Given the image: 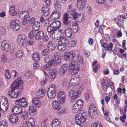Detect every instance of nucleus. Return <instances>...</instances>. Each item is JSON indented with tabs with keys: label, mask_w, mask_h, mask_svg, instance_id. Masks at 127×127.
Masks as SVG:
<instances>
[{
	"label": "nucleus",
	"mask_w": 127,
	"mask_h": 127,
	"mask_svg": "<svg viewBox=\"0 0 127 127\" xmlns=\"http://www.w3.org/2000/svg\"><path fill=\"white\" fill-rule=\"evenodd\" d=\"M72 13L70 14L72 15L73 18L74 19H76L79 17H81V14H79L75 12V10H74L72 12Z\"/></svg>",
	"instance_id": "35"
},
{
	"label": "nucleus",
	"mask_w": 127,
	"mask_h": 127,
	"mask_svg": "<svg viewBox=\"0 0 127 127\" xmlns=\"http://www.w3.org/2000/svg\"><path fill=\"white\" fill-rule=\"evenodd\" d=\"M72 30L70 28L66 29L64 31L66 35L68 37L71 36L72 34Z\"/></svg>",
	"instance_id": "31"
},
{
	"label": "nucleus",
	"mask_w": 127,
	"mask_h": 127,
	"mask_svg": "<svg viewBox=\"0 0 127 127\" xmlns=\"http://www.w3.org/2000/svg\"><path fill=\"white\" fill-rule=\"evenodd\" d=\"M37 98H34L33 99L32 103L36 107L39 108L41 106V103L39 99Z\"/></svg>",
	"instance_id": "21"
},
{
	"label": "nucleus",
	"mask_w": 127,
	"mask_h": 127,
	"mask_svg": "<svg viewBox=\"0 0 127 127\" xmlns=\"http://www.w3.org/2000/svg\"><path fill=\"white\" fill-rule=\"evenodd\" d=\"M40 26V24L39 22H35L32 26V29L33 30L37 31L39 29Z\"/></svg>",
	"instance_id": "29"
},
{
	"label": "nucleus",
	"mask_w": 127,
	"mask_h": 127,
	"mask_svg": "<svg viewBox=\"0 0 127 127\" xmlns=\"http://www.w3.org/2000/svg\"><path fill=\"white\" fill-rule=\"evenodd\" d=\"M14 114H10L9 117V120L13 124H15L18 121V118Z\"/></svg>",
	"instance_id": "17"
},
{
	"label": "nucleus",
	"mask_w": 127,
	"mask_h": 127,
	"mask_svg": "<svg viewBox=\"0 0 127 127\" xmlns=\"http://www.w3.org/2000/svg\"><path fill=\"white\" fill-rule=\"evenodd\" d=\"M15 103L16 105L25 108L28 105L26 99L24 97H22L16 100Z\"/></svg>",
	"instance_id": "6"
},
{
	"label": "nucleus",
	"mask_w": 127,
	"mask_h": 127,
	"mask_svg": "<svg viewBox=\"0 0 127 127\" xmlns=\"http://www.w3.org/2000/svg\"><path fill=\"white\" fill-rule=\"evenodd\" d=\"M117 24L119 27H121L123 24V21L122 20H119L117 22Z\"/></svg>",
	"instance_id": "58"
},
{
	"label": "nucleus",
	"mask_w": 127,
	"mask_h": 127,
	"mask_svg": "<svg viewBox=\"0 0 127 127\" xmlns=\"http://www.w3.org/2000/svg\"><path fill=\"white\" fill-rule=\"evenodd\" d=\"M61 54L59 52H56L54 54V59H55L60 60Z\"/></svg>",
	"instance_id": "40"
},
{
	"label": "nucleus",
	"mask_w": 127,
	"mask_h": 127,
	"mask_svg": "<svg viewBox=\"0 0 127 127\" xmlns=\"http://www.w3.org/2000/svg\"><path fill=\"white\" fill-rule=\"evenodd\" d=\"M8 59L7 56L5 55H2L1 57V61L2 63H4Z\"/></svg>",
	"instance_id": "47"
},
{
	"label": "nucleus",
	"mask_w": 127,
	"mask_h": 127,
	"mask_svg": "<svg viewBox=\"0 0 127 127\" xmlns=\"http://www.w3.org/2000/svg\"><path fill=\"white\" fill-rule=\"evenodd\" d=\"M81 92L80 91L70 90L69 93V96L72 99L77 98L81 95Z\"/></svg>",
	"instance_id": "9"
},
{
	"label": "nucleus",
	"mask_w": 127,
	"mask_h": 127,
	"mask_svg": "<svg viewBox=\"0 0 127 127\" xmlns=\"http://www.w3.org/2000/svg\"><path fill=\"white\" fill-rule=\"evenodd\" d=\"M17 41L19 44L24 46L26 44V42L27 41L26 37L23 34L20 35L18 36Z\"/></svg>",
	"instance_id": "11"
},
{
	"label": "nucleus",
	"mask_w": 127,
	"mask_h": 127,
	"mask_svg": "<svg viewBox=\"0 0 127 127\" xmlns=\"http://www.w3.org/2000/svg\"><path fill=\"white\" fill-rule=\"evenodd\" d=\"M36 31L33 30L32 29L29 34V37L30 38L33 37L35 35Z\"/></svg>",
	"instance_id": "38"
},
{
	"label": "nucleus",
	"mask_w": 127,
	"mask_h": 127,
	"mask_svg": "<svg viewBox=\"0 0 127 127\" xmlns=\"http://www.w3.org/2000/svg\"><path fill=\"white\" fill-rule=\"evenodd\" d=\"M28 113L26 111H24L22 113L21 117L24 119H26L27 117Z\"/></svg>",
	"instance_id": "49"
},
{
	"label": "nucleus",
	"mask_w": 127,
	"mask_h": 127,
	"mask_svg": "<svg viewBox=\"0 0 127 127\" xmlns=\"http://www.w3.org/2000/svg\"><path fill=\"white\" fill-rule=\"evenodd\" d=\"M49 51L48 49L43 50L41 52L42 55L43 56H45L47 55L49 53Z\"/></svg>",
	"instance_id": "43"
},
{
	"label": "nucleus",
	"mask_w": 127,
	"mask_h": 127,
	"mask_svg": "<svg viewBox=\"0 0 127 127\" xmlns=\"http://www.w3.org/2000/svg\"><path fill=\"white\" fill-rule=\"evenodd\" d=\"M32 58L35 61L37 62L39 61V56L37 53H34L33 55Z\"/></svg>",
	"instance_id": "36"
},
{
	"label": "nucleus",
	"mask_w": 127,
	"mask_h": 127,
	"mask_svg": "<svg viewBox=\"0 0 127 127\" xmlns=\"http://www.w3.org/2000/svg\"><path fill=\"white\" fill-rule=\"evenodd\" d=\"M87 8L88 11V13L89 14H92L93 12V10L91 8V7L90 6H87Z\"/></svg>",
	"instance_id": "62"
},
{
	"label": "nucleus",
	"mask_w": 127,
	"mask_h": 127,
	"mask_svg": "<svg viewBox=\"0 0 127 127\" xmlns=\"http://www.w3.org/2000/svg\"><path fill=\"white\" fill-rule=\"evenodd\" d=\"M61 15V13L57 10L53 11L50 16V18L52 20H56L59 18Z\"/></svg>",
	"instance_id": "12"
},
{
	"label": "nucleus",
	"mask_w": 127,
	"mask_h": 127,
	"mask_svg": "<svg viewBox=\"0 0 127 127\" xmlns=\"http://www.w3.org/2000/svg\"><path fill=\"white\" fill-rule=\"evenodd\" d=\"M5 77L7 79H10L11 75L9 73L8 70L7 69L5 72Z\"/></svg>",
	"instance_id": "45"
},
{
	"label": "nucleus",
	"mask_w": 127,
	"mask_h": 127,
	"mask_svg": "<svg viewBox=\"0 0 127 127\" xmlns=\"http://www.w3.org/2000/svg\"><path fill=\"white\" fill-rule=\"evenodd\" d=\"M22 111L23 109L21 107L15 106L12 110L11 112L15 115H18L21 114Z\"/></svg>",
	"instance_id": "13"
},
{
	"label": "nucleus",
	"mask_w": 127,
	"mask_h": 127,
	"mask_svg": "<svg viewBox=\"0 0 127 127\" xmlns=\"http://www.w3.org/2000/svg\"><path fill=\"white\" fill-rule=\"evenodd\" d=\"M55 87V85H50L48 89L47 94L48 97L50 99H53L56 95V89Z\"/></svg>",
	"instance_id": "5"
},
{
	"label": "nucleus",
	"mask_w": 127,
	"mask_h": 127,
	"mask_svg": "<svg viewBox=\"0 0 127 127\" xmlns=\"http://www.w3.org/2000/svg\"><path fill=\"white\" fill-rule=\"evenodd\" d=\"M60 124V122H53V121L52 123V127H59Z\"/></svg>",
	"instance_id": "42"
},
{
	"label": "nucleus",
	"mask_w": 127,
	"mask_h": 127,
	"mask_svg": "<svg viewBox=\"0 0 127 127\" xmlns=\"http://www.w3.org/2000/svg\"><path fill=\"white\" fill-rule=\"evenodd\" d=\"M68 67V65L65 64H63L60 67L59 70V72L61 75L64 74Z\"/></svg>",
	"instance_id": "16"
},
{
	"label": "nucleus",
	"mask_w": 127,
	"mask_h": 127,
	"mask_svg": "<svg viewBox=\"0 0 127 127\" xmlns=\"http://www.w3.org/2000/svg\"><path fill=\"white\" fill-rule=\"evenodd\" d=\"M113 46V45L112 43L109 44L107 46V49L109 50H112V48Z\"/></svg>",
	"instance_id": "63"
},
{
	"label": "nucleus",
	"mask_w": 127,
	"mask_h": 127,
	"mask_svg": "<svg viewBox=\"0 0 127 127\" xmlns=\"http://www.w3.org/2000/svg\"><path fill=\"white\" fill-rule=\"evenodd\" d=\"M56 76L55 75L52 74V73H50L47 79L48 81L49 82H52L54 80Z\"/></svg>",
	"instance_id": "37"
},
{
	"label": "nucleus",
	"mask_w": 127,
	"mask_h": 127,
	"mask_svg": "<svg viewBox=\"0 0 127 127\" xmlns=\"http://www.w3.org/2000/svg\"><path fill=\"white\" fill-rule=\"evenodd\" d=\"M48 49H49L50 51L54 50L56 47L53 44L51 43V41L48 42Z\"/></svg>",
	"instance_id": "34"
},
{
	"label": "nucleus",
	"mask_w": 127,
	"mask_h": 127,
	"mask_svg": "<svg viewBox=\"0 0 127 127\" xmlns=\"http://www.w3.org/2000/svg\"><path fill=\"white\" fill-rule=\"evenodd\" d=\"M37 98H34L33 99L32 103L36 107L39 108L41 106V103L39 99Z\"/></svg>",
	"instance_id": "20"
},
{
	"label": "nucleus",
	"mask_w": 127,
	"mask_h": 127,
	"mask_svg": "<svg viewBox=\"0 0 127 127\" xmlns=\"http://www.w3.org/2000/svg\"><path fill=\"white\" fill-rule=\"evenodd\" d=\"M78 24L76 22L73 20H71L69 21L68 24L67 25L68 27V28H70L72 30V31L74 32H77L78 30Z\"/></svg>",
	"instance_id": "8"
},
{
	"label": "nucleus",
	"mask_w": 127,
	"mask_h": 127,
	"mask_svg": "<svg viewBox=\"0 0 127 127\" xmlns=\"http://www.w3.org/2000/svg\"><path fill=\"white\" fill-rule=\"evenodd\" d=\"M51 43L53 44L56 47L57 46H58V45L60 44V40L59 39H57V38L54 41H51Z\"/></svg>",
	"instance_id": "41"
},
{
	"label": "nucleus",
	"mask_w": 127,
	"mask_h": 127,
	"mask_svg": "<svg viewBox=\"0 0 127 127\" xmlns=\"http://www.w3.org/2000/svg\"><path fill=\"white\" fill-rule=\"evenodd\" d=\"M126 115L125 113H124L123 116L122 117H120V119L123 123H124L125 122V121L124 119H126Z\"/></svg>",
	"instance_id": "56"
},
{
	"label": "nucleus",
	"mask_w": 127,
	"mask_h": 127,
	"mask_svg": "<svg viewBox=\"0 0 127 127\" xmlns=\"http://www.w3.org/2000/svg\"><path fill=\"white\" fill-rule=\"evenodd\" d=\"M52 65L54 66L60 65H61L62 63L61 60H58L53 59L52 60Z\"/></svg>",
	"instance_id": "30"
},
{
	"label": "nucleus",
	"mask_w": 127,
	"mask_h": 127,
	"mask_svg": "<svg viewBox=\"0 0 127 127\" xmlns=\"http://www.w3.org/2000/svg\"><path fill=\"white\" fill-rule=\"evenodd\" d=\"M66 46L63 44L58 45V49L61 52H62L66 49Z\"/></svg>",
	"instance_id": "33"
},
{
	"label": "nucleus",
	"mask_w": 127,
	"mask_h": 127,
	"mask_svg": "<svg viewBox=\"0 0 127 127\" xmlns=\"http://www.w3.org/2000/svg\"><path fill=\"white\" fill-rule=\"evenodd\" d=\"M33 44V40L32 39H30L27 42V45H32Z\"/></svg>",
	"instance_id": "61"
},
{
	"label": "nucleus",
	"mask_w": 127,
	"mask_h": 127,
	"mask_svg": "<svg viewBox=\"0 0 127 127\" xmlns=\"http://www.w3.org/2000/svg\"><path fill=\"white\" fill-rule=\"evenodd\" d=\"M45 90L44 89H40L36 92V96L38 97L41 98L44 96L45 95Z\"/></svg>",
	"instance_id": "27"
},
{
	"label": "nucleus",
	"mask_w": 127,
	"mask_h": 127,
	"mask_svg": "<svg viewBox=\"0 0 127 127\" xmlns=\"http://www.w3.org/2000/svg\"><path fill=\"white\" fill-rule=\"evenodd\" d=\"M24 54L23 52L21 50L17 51L15 54L14 57L19 59L21 58Z\"/></svg>",
	"instance_id": "32"
},
{
	"label": "nucleus",
	"mask_w": 127,
	"mask_h": 127,
	"mask_svg": "<svg viewBox=\"0 0 127 127\" xmlns=\"http://www.w3.org/2000/svg\"><path fill=\"white\" fill-rule=\"evenodd\" d=\"M72 6L71 4H70L69 5V7L67 9V12L68 13L70 14L72 13L74 10L72 8Z\"/></svg>",
	"instance_id": "44"
},
{
	"label": "nucleus",
	"mask_w": 127,
	"mask_h": 127,
	"mask_svg": "<svg viewBox=\"0 0 127 127\" xmlns=\"http://www.w3.org/2000/svg\"><path fill=\"white\" fill-rule=\"evenodd\" d=\"M107 82L108 85L111 88V89H113L114 86V84L113 82H112L110 80H108Z\"/></svg>",
	"instance_id": "51"
},
{
	"label": "nucleus",
	"mask_w": 127,
	"mask_h": 127,
	"mask_svg": "<svg viewBox=\"0 0 127 127\" xmlns=\"http://www.w3.org/2000/svg\"><path fill=\"white\" fill-rule=\"evenodd\" d=\"M2 49L4 51L7 52L10 49V46L9 44L6 43L5 41H4L1 44Z\"/></svg>",
	"instance_id": "22"
},
{
	"label": "nucleus",
	"mask_w": 127,
	"mask_h": 127,
	"mask_svg": "<svg viewBox=\"0 0 127 127\" xmlns=\"http://www.w3.org/2000/svg\"><path fill=\"white\" fill-rule=\"evenodd\" d=\"M82 107L74 103L73 106V111L74 113H76L79 111H81L82 110Z\"/></svg>",
	"instance_id": "25"
},
{
	"label": "nucleus",
	"mask_w": 127,
	"mask_h": 127,
	"mask_svg": "<svg viewBox=\"0 0 127 127\" xmlns=\"http://www.w3.org/2000/svg\"><path fill=\"white\" fill-rule=\"evenodd\" d=\"M71 85L72 86H77L78 84V82H77L76 78H72L70 80Z\"/></svg>",
	"instance_id": "39"
},
{
	"label": "nucleus",
	"mask_w": 127,
	"mask_h": 127,
	"mask_svg": "<svg viewBox=\"0 0 127 127\" xmlns=\"http://www.w3.org/2000/svg\"><path fill=\"white\" fill-rule=\"evenodd\" d=\"M6 29L5 28L2 27H0V33L2 34L6 32Z\"/></svg>",
	"instance_id": "54"
},
{
	"label": "nucleus",
	"mask_w": 127,
	"mask_h": 127,
	"mask_svg": "<svg viewBox=\"0 0 127 127\" xmlns=\"http://www.w3.org/2000/svg\"><path fill=\"white\" fill-rule=\"evenodd\" d=\"M44 32L42 30H40L39 31L35 36V38L38 40H41L44 36Z\"/></svg>",
	"instance_id": "23"
},
{
	"label": "nucleus",
	"mask_w": 127,
	"mask_h": 127,
	"mask_svg": "<svg viewBox=\"0 0 127 127\" xmlns=\"http://www.w3.org/2000/svg\"><path fill=\"white\" fill-rule=\"evenodd\" d=\"M35 18L32 17L30 19V20H29V22L30 24L31 25L33 23H34L35 22Z\"/></svg>",
	"instance_id": "57"
},
{
	"label": "nucleus",
	"mask_w": 127,
	"mask_h": 127,
	"mask_svg": "<svg viewBox=\"0 0 127 127\" xmlns=\"http://www.w3.org/2000/svg\"><path fill=\"white\" fill-rule=\"evenodd\" d=\"M65 55L64 56V60L66 61H70V58L69 57L67 52V53H65Z\"/></svg>",
	"instance_id": "50"
},
{
	"label": "nucleus",
	"mask_w": 127,
	"mask_h": 127,
	"mask_svg": "<svg viewBox=\"0 0 127 127\" xmlns=\"http://www.w3.org/2000/svg\"><path fill=\"white\" fill-rule=\"evenodd\" d=\"M102 125L100 124L99 125L98 124L95 123L93 124L91 126V127H102Z\"/></svg>",
	"instance_id": "59"
},
{
	"label": "nucleus",
	"mask_w": 127,
	"mask_h": 127,
	"mask_svg": "<svg viewBox=\"0 0 127 127\" xmlns=\"http://www.w3.org/2000/svg\"><path fill=\"white\" fill-rule=\"evenodd\" d=\"M23 82L20 80V82L15 81L10 86L11 91L9 90L7 94L11 98L15 99L17 98L20 93V89H18L20 87H23Z\"/></svg>",
	"instance_id": "3"
},
{
	"label": "nucleus",
	"mask_w": 127,
	"mask_h": 127,
	"mask_svg": "<svg viewBox=\"0 0 127 127\" xmlns=\"http://www.w3.org/2000/svg\"><path fill=\"white\" fill-rule=\"evenodd\" d=\"M75 104L83 107V101L80 99H78L77 100Z\"/></svg>",
	"instance_id": "48"
},
{
	"label": "nucleus",
	"mask_w": 127,
	"mask_h": 127,
	"mask_svg": "<svg viewBox=\"0 0 127 127\" xmlns=\"http://www.w3.org/2000/svg\"><path fill=\"white\" fill-rule=\"evenodd\" d=\"M29 12V11H22L20 13L19 16L21 18H30Z\"/></svg>",
	"instance_id": "19"
},
{
	"label": "nucleus",
	"mask_w": 127,
	"mask_h": 127,
	"mask_svg": "<svg viewBox=\"0 0 127 127\" xmlns=\"http://www.w3.org/2000/svg\"><path fill=\"white\" fill-rule=\"evenodd\" d=\"M86 114L85 113H80L78 114L75 117V122L80 126H82L86 121Z\"/></svg>",
	"instance_id": "4"
},
{
	"label": "nucleus",
	"mask_w": 127,
	"mask_h": 127,
	"mask_svg": "<svg viewBox=\"0 0 127 127\" xmlns=\"http://www.w3.org/2000/svg\"><path fill=\"white\" fill-rule=\"evenodd\" d=\"M86 1V0H77V7L79 9L81 10L83 9Z\"/></svg>",
	"instance_id": "15"
},
{
	"label": "nucleus",
	"mask_w": 127,
	"mask_h": 127,
	"mask_svg": "<svg viewBox=\"0 0 127 127\" xmlns=\"http://www.w3.org/2000/svg\"><path fill=\"white\" fill-rule=\"evenodd\" d=\"M42 39L43 41L46 42L48 40V37L47 35H45L43 36Z\"/></svg>",
	"instance_id": "60"
},
{
	"label": "nucleus",
	"mask_w": 127,
	"mask_h": 127,
	"mask_svg": "<svg viewBox=\"0 0 127 127\" xmlns=\"http://www.w3.org/2000/svg\"><path fill=\"white\" fill-rule=\"evenodd\" d=\"M57 98L59 103L63 104L65 101V94L64 91H60L58 93Z\"/></svg>",
	"instance_id": "10"
},
{
	"label": "nucleus",
	"mask_w": 127,
	"mask_h": 127,
	"mask_svg": "<svg viewBox=\"0 0 127 127\" xmlns=\"http://www.w3.org/2000/svg\"><path fill=\"white\" fill-rule=\"evenodd\" d=\"M19 23V21L18 20H12L11 22L10 25L11 28L14 31H18L20 28V26L18 24Z\"/></svg>",
	"instance_id": "14"
},
{
	"label": "nucleus",
	"mask_w": 127,
	"mask_h": 127,
	"mask_svg": "<svg viewBox=\"0 0 127 127\" xmlns=\"http://www.w3.org/2000/svg\"><path fill=\"white\" fill-rule=\"evenodd\" d=\"M29 20H30V18H28L24 19L22 22V24L23 25H25L29 22Z\"/></svg>",
	"instance_id": "52"
},
{
	"label": "nucleus",
	"mask_w": 127,
	"mask_h": 127,
	"mask_svg": "<svg viewBox=\"0 0 127 127\" xmlns=\"http://www.w3.org/2000/svg\"><path fill=\"white\" fill-rule=\"evenodd\" d=\"M35 123V121L33 118H31L29 120V122L28 124L32 125H34Z\"/></svg>",
	"instance_id": "55"
},
{
	"label": "nucleus",
	"mask_w": 127,
	"mask_h": 127,
	"mask_svg": "<svg viewBox=\"0 0 127 127\" xmlns=\"http://www.w3.org/2000/svg\"><path fill=\"white\" fill-rule=\"evenodd\" d=\"M52 106L54 109L57 110H59L61 109V106L58 102L56 101H53L52 103Z\"/></svg>",
	"instance_id": "28"
},
{
	"label": "nucleus",
	"mask_w": 127,
	"mask_h": 127,
	"mask_svg": "<svg viewBox=\"0 0 127 127\" xmlns=\"http://www.w3.org/2000/svg\"><path fill=\"white\" fill-rule=\"evenodd\" d=\"M43 14L45 16H47L50 13V9L46 5L43 6L42 7Z\"/></svg>",
	"instance_id": "18"
},
{
	"label": "nucleus",
	"mask_w": 127,
	"mask_h": 127,
	"mask_svg": "<svg viewBox=\"0 0 127 127\" xmlns=\"http://www.w3.org/2000/svg\"><path fill=\"white\" fill-rule=\"evenodd\" d=\"M70 60H72L71 64L69 65L68 71L69 73L74 75L78 72L79 70L80 66L77 64L78 62L80 63L83 64V60L82 57L79 54H77L76 56L75 53L73 52H67Z\"/></svg>",
	"instance_id": "2"
},
{
	"label": "nucleus",
	"mask_w": 127,
	"mask_h": 127,
	"mask_svg": "<svg viewBox=\"0 0 127 127\" xmlns=\"http://www.w3.org/2000/svg\"><path fill=\"white\" fill-rule=\"evenodd\" d=\"M50 73H52L53 75H55L56 76L57 74V70L55 69H53L50 70Z\"/></svg>",
	"instance_id": "53"
},
{
	"label": "nucleus",
	"mask_w": 127,
	"mask_h": 127,
	"mask_svg": "<svg viewBox=\"0 0 127 127\" xmlns=\"http://www.w3.org/2000/svg\"><path fill=\"white\" fill-rule=\"evenodd\" d=\"M36 109L35 107L32 105H31L29 108V113L31 115H35L36 113Z\"/></svg>",
	"instance_id": "26"
},
{
	"label": "nucleus",
	"mask_w": 127,
	"mask_h": 127,
	"mask_svg": "<svg viewBox=\"0 0 127 127\" xmlns=\"http://www.w3.org/2000/svg\"><path fill=\"white\" fill-rule=\"evenodd\" d=\"M99 31V29L97 27H95L94 30V32L95 33H97Z\"/></svg>",
	"instance_id": "64"
},
{
	"label": "nucleus",
	"mask_w": 127,
	"mask_h": 127,
	"mask_svg": "<svg viewBox=\"0 0 127 127\" xmlns=\"http://www.w3.org/2000/svg\"><path fill=\"white\" fill-rule=\"evenodd\" d=\"M69 15L67 13H64L63 16V24L67 25L69 22Z\"/></svg>",
	"instance_id": "24"
},
{
	"label": "nucleus",
	"mask_w": 127,
	"mask_h": 127,
	"mask_svg": "<svg viewBox=\"0 0 127 127\" xmlns=\"http://www.w3.org/2000/svg\"><path fill=\"white\" fill-rule=\"evenodd\" d=\"M50 57L47 56L44 58V61L46 63L49 62V63H50L52 62V60H50Z\"/></svg>",
	"instance_id": "46"
},
{
	"label": "nucleus",
	"mask_w": 127,
	"mask_h": 127,
	"mask_svg": "<svg viewBox=\"0 0 127 127\" xmlns=\"http://www.w3.org/2000/svg\"><path fill=\"white\" fill-rule=\"evenodd\" d=\"M61 26V22L59 21H54L51 23L47 28V31L49 35L51 37V36L54 35L58 31L61 33L59 36H57V39L60 40V44H63L66 45L68 44V39L66 37L62 34L64 33V31L61 29L59 30Z\"/></svg>",
	"instance_id": "1"
},
{
	"label": "nucleus",
	"mask_w": 127,
	"mask_h": 127,
	"mask_svg": "<svg viewBox=\"0 0 127 127\" xmlns=\"http://www.w3.org/2000/svg\"><path fill=\"white\" fill-rule=\"evenodd\" d=\"M89 113L91 116H93L95 118H96L97 117V109L93 104H92L90 106Z\"/></svg>",
	"instance_id": "7"
}]
</instances>
